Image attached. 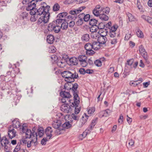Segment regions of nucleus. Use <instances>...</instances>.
Returning a JSON list of instances; mask_svg holds the SVG:
<instances>
[{
    "instance_id": "f03ea898",
    "label": "nucleus",
    "mask_w": 152,
    "mask_h": 152,
    "mask_svg": "<svg viewBox=\"0 0 152 152\" xmlns=\"http://www.w3.org/2000/svg\"><path fill=\"white\" fill-rule=\"evenodd\" d=\"M50 8V6L47 5L45 3L43 2L42 9L44 10L42 15L44 23H46L48 21L50 15V13L49 12Z\"/></svg>"
},
{
    "instance_id": "ea45409f",
    "label": "nucleus",
    "mask_w": 152,
    "mask_h": 152,
    "mask_svg": "<svg viewBox=\"0 0 152 152\" xmlns=\"http://www.w3.org/2000/svg\"><path fill=\"white\" fill-rule=\"evenodd\" d=\"M137 35L140 38H142L143 37V34L139 28H138L137 31L136 32Z\"/></svg>"
},
{
    "instance_id": "864d4df0",
    "label": "nucleus",
    "mask_w": 152,
    "mask_h": 152,
    "mask_svg": "<svg viewBox=\"0 0 152 152\" xmlns=\"http://www.w3.org/2000/svg\"><path fill=\"white\" fill-rule=\"evenodd\" d=\"M139 51L141 54L146 52L145 48L142 45H141L140 46Z\"/></svg>"
},
{
    "instance_id": "cd10ccee",
    "label": "nucleus",
    "mask_w": 152,
    "mask_h": 152,
    "mask_svg": "<svg viewBox=\"0 0 152 152\" xmlns=\"http://www.w3.org/2000/svg\"><path fill=\"white\" fill-rule=\"evenodd\" d=\"M98 21L95 19H91L90 20L89 24L91 26L96 27Z\"/></svg>"
},
{
    "instance_id": "9d476101",
    "label": "nucleus",
    "mask_w": 152,
    "mask_h": 152,
    "mask_svg": "<svg viewBox=\"0 0 152 152\" xmlns=\"http://www.w3.org/2000/svg\"><path fill=\"white\" fill-rule=\"evenodd\" d=\"M57 19L53 21L50 23L48 26V30L49 31H54V32L57 33V30L56 27L57 26Z\"/></svg>"
},
{
    "instance_id": "7ed1b4c3",
    "label": "nucleus",
    "mask_w": 152,
    "mask_h": 152,
    "mask_svg": "<svg viewBox=\"0 0 152 152\" xmlns=\"http://www.w3.org/2000/svg\"><path fill=\"white\" fill-rule=\"evenodd\" d=\"M60 96L62 98L61 101L62 103H66L67 101L69 102H73V100L70 99V98L72 97L70 94L69 91L65 90L64 91L61 90L60 92Z\"/></svg>"
},
{
    "instance_id": "c9c22d12",
    "label": "nucleus",
    "mask_w": 152,
    "mask_h": 152,
    "mask_svg": "<svg viewBox=\"0 0 152 152\" xmlns=\"http://www.w3.org/2000/svg\"><path fill=\"white\" fill-rule=\"evenodd\" d=\"M142 18L150 23H152V18L150 17L143 15L142 16Z\"/></svg>"
},
{
    "instance_id": "e433bc0d",
    "label": "nucleus",
    "mask_w": 152,
    "mask_h": 152,
    "mask_svg": "<svg viewBox=\"0 0 152 152\" xmlns=\"http://www.w3.org/2000/svg\"><path fill=\"white\" fill-rule=\"evenodd\" d=\"M127 15L128 17V19L129 21L132 22L134 21L135 20V18L133 15H132L131 14L128 13L127 14Z\"/></svg>"
},
{
    "instance_id": "f3484780",
    "label": "nucleus",
    "mask_w": 152,
    "mask_h": 152,
    "mask_svg": "<svg viewBox=\"0 0 152 152\" xmlns=\"http://www.w3.org/2000/svg\"><path fill=\"white\" fill-rule=\"evenodd\" d=\"M89 116L85 113L83 115L82 118L80 120L79 124V127H82L87 121Z\"/></svg>"
},
{
    "instance_id": "bb28decb",
    "label": "nucleus",
    "mask_w": 152,
    "mask_h": 152,
    "mask_svg": "<svg viewBox=\"0 0 152 152\" xmlns=\"http://www.w3.org/2000/svg\"><path fill=\"white\" fill-rule=\"evenodd\" d=\"M68 13L67 12H59L58 15V19H64L66 18V16L67 15Z\"/></svg>"
},
{
    "instance_id": "338daca9",
    "label": "nucleus",
    "mask_w": 152,
    "mask_h": 152,
    "mask_svg": "<svg viewBox=\"0 0 152 152\" xmlns=\"http://www.w3.org/2000/svg\"><path fill=\"white\" fill-rule=\"evenodd\" d=\"M111 21L109 22L108 23L106 24H105V28L109 29L111 26Z\"/></svg>"
},
{
    "instance_id": "c85d7f7f",
    "label": "nucleus",
    "mask_w": 152,
    "mask_h": 152,
    "mask_svg": "<svg viewBox=\"0 0 152 152\" xmlns=\"http://www.w3.org/2000/svg\"><path fill=\"white\" fill-rule=\"evenodd\" d=\"M136 5L138 9L140 12H144L143 8L141 5L140 0H137Z\"/></svg>"
},
{
    "instance_id": "4c0bfd02",
    "label": "nucleus",
    "mask_w": 152,
    "mask_h": 152,
    "mask_svg": "<svg viewBox=\"0 0 152 152\" xmlns=\"http://www.w3.org/2000/svg\"><path fill=\"white\" fill-rule=\"evenodd\" d=\"M66 17V21L69 22V21H71L72 20H75L76 19V17L73 16L72 15H69L67 16Z\"/></svg>"
},
{
    "instance_id": "6e6552de",
    "label": "nucleus",
    "mask_w": 152,
    "mask_h": 152,
    "mask_svg": "<svg viewBox=\"0 0 152 152\" xmlns=\"http://www.w3.org/2000/svg\"><path fill=\"white\" fill-rule=\"evenodd\" d=\"M72 101L68 102L67 101L66 103H64V104L61 105L60 107L61 110L64 113H68L72 111V108L69 105Z\"/></svg>"
},
{
    "instance_id": "3c124183",
    "label": "nucleus",
    "mask_w": 152,
    "mask_h": 152,
    "mask_svg": "<svg viewBox=\"0 0 152 152\" xmlns=\"http://www.w3.org/2000/svg\"><path fill=\"white\" fill-rule=\"evenodd\" d=\"M68 26L69 27L72 28L74 27L75 25V22L74 21V20H72L70 21L69 22H68Z\"/></svg>"
},
{
    "instance_id": "052dcab7",
    "label": "nucleus",
    "mask_w": 152,
    "mask_h": 152,
    "mask_svg": "<svg viewBox=\"0 0 152 152\" xmlns=\"http://www.w3.org/2000/svg\"><path fill=\"white\" fill-rule=\"evenodd\" d=\"M137 82L138 80L134 81H133V82L132 81L129 84L131 86L136 87L137 86Z\"/></svg>"
},
{
    "instance_id": "603ef678",
    "label": "nucleus",
    "mask_w": 152,
    "mask_h": 152,
    "mask_svg": "<svg viewBox=\"0 0 152 152\" xmlns=\"http://www.w3.org/2000/svg\"><path fill=\"white\" fill-rule=\"evenodd\" d=\"M97 30V28L95 26H91L90 28V31L92 33L96 32Z\"/></svg>"
},
{
    "instance_id": "1a4fd4ad",
    "label": "nucleus",
    "mask_w": 152,
    "mask_h": 152,
    "mask_svg": "<svg viewBox=\"0 0 152 152\" xmlns=\"http://www.w3.org/2000/svg\"><path fill=\"white\" fill-rule=\"evenodd\" d=\"M66 79L65 80V81L73 80L75 81V79H78L79 77L78 74L76 72L72 73L70 71H68L67 74Z\"/></svg>"
},
{
    "instance_id": "79ce46f5",
    "label": "nucleus",
    "mask_w": 152,
    "mask_h": 152,
    "mask_svg": "<svg viewBox=\"0 0 152 152\" xmlns=\"http://www.w3.org/2000/svg\"><path fill=\"white\" fill-rule=\"evenodd\" d=\"M99 29V31L98 32V33L99 35L103 33L104 32H105L104 34H105L106 33L107 34L108 31H107V28H100Z\"/></svg>"
},
{
    "instance_id": "412c9836",
    "label": "nucleus",
    "mask_w": 152,
    "mask_h": 152,
    "mask_svg": "<svg viewBox=\"0 0 152 152\" xmlns=\"http://www.w3.org/2000/svg\"><path fill=\"white\" fill-rule=\"evenodd\" d=\"M52 132V128L50 127H47L45 129V133L46 134L47 137H49V139H50L52 136L51 133Z\"/></svg>"
},
{
    "instance_id": "8fccbe9b",
    "label": "nucleus",
    "mask_w": 152,
    "mask_h": 152,
    "mask_svg": "<svg viewBox=\"0 0 152 152\" xmlns=\"http://www.w3.org/2000/svg\"><path fill=\"white\" fill-rule=\"evenodd\" d=\"M90 15L89 14H86L85 15L83 21L85 22H87L90 20Z\"/></svg>"
},
{
    "instance_id": "774afa93",
    "label": "nucleus",
    "mask_w": 152,
    "mask_h": 152,
    "mask_svg": "<svg viewBox=\"0 0 152 152\" xmlns=\"http://www.w3.org/2000/svg\"><path fill=\"white\" fill-rule=\"evenodd\" d=\"M79 72L81 75H85L86 74V70L84 68H80L79 70Z\"/></svg>"
},
{
    "instance_id": "5701e85b",
    "label": "nucleus",
    "mask_w": 152,
    "mask_h": 152,
    "mask_svg": "<svg viewBox=\"0 0 152 152\" xmlns=\"http://www.w3.org/2000/svg\"><path fill=\"white\" fill-rule=\"evenodd\" d=\"M54 41V37L52 34H49L47 37V41L50 44L53 43Z\"/></svg>"
},
{
    "instance_id": "f257e3e1",
    "label": "nucleus",
    "mask_w": 152,
    "mask_h": 152,
    "mask_svg": "<svg viewBox=\"0 0 152 152\" xmlns=\"http://www.w3.org/2000/svg\"><path fill=\"white\" fill-rule=\"evenodd\" d=\"M26 133V138L29 139L31 138V141H28L27 142V147L30 148L31 147V144L33 143V145H36L37 144V132H32L30 129H27L25 132Z\"/></svg>"
},
{
    "instance_id": "dca6fc26",
    "label": "nucleus",
    "mask_w": 152,
    "mask_h": 152,
    "mask_svg": "<svg viewBox=\"0 0 152 152\" xmlns=\"http://www.w3.org/2000/svg\"><path fill=\"white\" fill-rule=\"evenodd\" d=\"M12 126H10L8 128V134L10 139L15 137L16 135V132L13 128H12Z\"/></svg>"
},
{
    "instance_id": "a211bd4d",
    "label": "nucleus",
    "mask_w": 152,
    "mask_h": 152,
    "mask_svg": "<svg viewBox=\"0 0 152 152\" xmlns=\"http://www.w3.org/2000/svg\"><path fill=\"white\" fill-rule=\"evenodd\" d=\"M66 82L64 85V89L66 90V91H69V90H71V89H70V88H71L73 83L72 82H74V81H73V80H69V81H66Z\"/></svg>"
},
{
    "instance_id": "20e7f679",
    "label": "nucleus",
    "mask_w": 152,
    "mask_h": 152,
    "mask_svg": "<svg viewBox=\"0 0 152 152\" xmlns=\"http://www.w3.org/2000/svg\"><path fill=\"white\" fill-rule=\"evenodd\" d=\"M43 2H42L40 5V7L37 10H36L35 11H34L30 13V14L31 15L30 18V20L32 22H34L38 18V15L40 16L42 15L43 13L44 10L42 9V6Z\"/></svg>"
},
{
    "instance_id": "ddd939ff",
    "label": "nucleus",
    "mask_w": 152,
    "mask_h": 152,
    "mask_svg": "<svg viewBox=\"0 0 152 152\" xmlns=\"http://www.w3.org/2000/svg\"><path fill=\"white\" fill-rule=\"evenodd\" d=\"M62 23L61 24V28L63 30H66L68 27V22L64 19H58V23Z\"/></svg>"
},
{
    "instance_id": "c756f323",
    "label": "nucleus",
    "mask_w": 152,
    "mask_h": 152,
    "mask_svg": "<svg viewBox=\"0 0 152 152\" xmlns=\"http://www.w3.org/2000/svg\"><path fill=\"white\" fill-rule=\"evenodd\" d=\"M84 48L86 51L93 49L91 43H86L85 45Z\"/></svg>"
},
{
    "instance_id": "473e14b6",
    "label": "nucleus",
    "mask_w": 152,
    "mask_h": 152,
    "mask_svg": "<svg viewBox=\"0 0 152 152\" xmlns=\"http://www.w3.org/2000/svg\"><path fill=\"white\" fill-rule=\"evenodd\" d=\"M51 58L53 64L57 63V53L51 56Z\"/></svg>"
},
{
    "instance_id": "39448f33",
    "label": "nucleus",
    "mask_w": 152,
    "mask_h": 152,
    "mask_svg": "<svg viewBox=\"0 0 152 152\" xmlns=\"http://www.w3.org/2000/svg\"><path fill=\"white\" fill-rule=\"evenodd\" d=\"M58 124H59V125L58 124V135H59L61 134V132H60L61 131L64 130L65 128L67 129H69L72 126V125L69 123V122L68 121L65 122L61 126L62 123H61V121L58 120Z\"/></svg>"
},
{
    "instance_id": "6ab92c4d",
    "label": "nucleus",
    "mask_w": 152,
    "mask_h": 152,
    "mask_svg": "<svg viewBox=\"0 0 152 152\" xmlns=\"http://www.w3.org/2000/svg\"><path fill=\"white\" fill-rule=\"evenodd\" d=\"M93 48V49L95 50H99L101 48L100 44L98 42L94 41L91 42Z\"/></svg>"
},
{
    "instance_id": "7c9ffc66",
    "label": "nucleus",
    "mask_w": 152,
    "mask_h": 152,
    "mask_svg": "<svg viewBox=\"0 0 152 152\" xmlns=\"http://www.w3.org/2000/svg\"><path fill=\"white\" fill-rule=\"evenodd\" d=\"M90 38L89 35L88 34H86L83 35L81 37V39L83 42H88Z\"/></svg>"
},
{
    "instance_id": "37998d69",
    "label": "nucleus",
    "mask_w": 152,
    "mask_h": 152,
    "mask_svg": "<svg viewBox=\"0 0 152 152\" xmlns=\"http://www.w3.org/2000/svg\"><path fill=\"white\" fill-rule=\"evenodd\" d=\"M94 64L97 67L101 66L102 65V62L99 59L96 60L94 61Z\"/></svg>"
},
{
    "instance_id": "a18cd8bd",
    "label": "nucleus",
    "mask_w": 152,
    "mask_h": 152,
    "mask_svg": "<svg viewBox=\"0 0 152 152\" xmlns=\"http://www.w3.org/2000/svg\"><path fill=\"white\" fill-rule=\"evenodd\" d=\"M86 52L87 55L89 56H93L95 53V52L92 49L86 51Z\"/></svg>"
},
{
    "instance_id": "58836bf2",
    "label": "nucleus",
    "mask_w": 152,
    "mask_h": 152,
    "mask_svg": "<svg viewBox=\"0 0 152 152\" xmlns=\"http://www.w3.org/2000/svg\"><path fill=\"white\" fill-rule=\"evenodd\" d=\"M118 27V26L117 24H115L112 26H111L110 28V31L115 32Z\"/></svg>"
},
{
    "instance_id": "6e6d98bb",
    "label": "nucleus",
    "mask_w": 152,
    "mask_h": 152,
    "mask_svg": "<svg viewBox=\"0 0 152 152\" xmlns=\"http://www.w3.org/2000/svg\"><path fill=\"white\" fill-rule=\"evenodd\" d=\"M95 110V109L94 107H92L90 108L88 110V112L89 114H93Z\"/></svg>"
},
{
    "instance_id": "2f4dec72",
    "label": "nucleus",
    "mask_w": 152,
    "mask_h": 152,
    "mask_svg": "<svg viewBox=\"0 0 152 152\" xmlns=\"http://www.w3.org/2000/svg\"><path fill=\"white\" fill-rule=\"evenodd\" d=\"M38 135L39 137H42L44 134V130L43 128L41 127L37 129Z\"/></svg>"
},
{
    "instance_id": "680f3d73",
    "label": "nucleus",
    "mask_w": 152,
    "mask_h": 152,
    "mask_svg": "<svg viewBox=\"0 0 152 152\" xmlns=\"http://www.w3.org/2000/svg\"><path fill=\"white\" fill-rule=\"evenodd\" d=\"M85 15V14L83 13L80 14L78 16L79 19L83 21Z\"/></svg>"
},
{
    "instance_id": "4468645a",
    "label": "nucleus",
    "mask_w": 152,
    "mask_h": 152,
    "mask_svg": "<svg viewBox=\"0 0 152 152\" xmlns=\"http://www.w3.org/2000/svg\"><path fill=\"white\" fill-rule=\"evenodd\" d=\"M107 35V33H106L104 34H100V36L98 37L97 41L100 44H105L107 39V38L106 37Z\"/></svg>"
},
{
    "instance_id": "0eeeda50",
    "label": "nucleus",
    "mask_w": 152,
    "mask_h": 152,
    "mask_svg": "<svg viewBox=\"0 0 152 152\" xmlns=\"http://www.w3.org/2000/svg\"><path fill=\"white\" fill-rule=\"evenodd\" d=\"M78 87V84L77 83H75L73 84V83L71 88H70V89H71V90L73 93V96H74V100L75 101L77 100V99H80L78 95L79 91L77 90Z\"/></svg>"
},
{
    "instance_id": "72a5a7b5",
    "label": "nucleus",
    "mask_w": 152,
    "mask_h": 152,
    "mask_svg": "<svg viewBox=\"0 0 152 152\" xmlns=\"http://www.w3.org/2000/svg\"><path fill=\"white\" fill-rule=\"evenodd\" d=\"M78 61L79 62L85 60H87V57L85 55H80L77 57Z\"/></svg>"
},
{
    "instance_id": "393cba45",
    "label": "nucleus",
    "mask_w": 152,
    "mask_h": 152,
    "mask_svg": "<svg viewBox=\"0 0 152 152\" xmlns=\"http://www.w3.org/2000/svg\"><path fill=\"white\" fill-rule=\"evenodd\" d=\"M99 17L102 20L107 21L109 19V17L106 14L102 12Z\"/></svg>"
},
{
    "instance_id": "e2e57ef3",
    "label": "nucleus",
    "mask_w": 152,
    "mask_h": 152,
    "mask_svg": "<svg viewBox=\"0 0 152 152\" xmlns=\"http://www.w3.org/2000/svg\"><path fill=\"white\" fill-rule=\"evenodd\" d=\"M48 140L47 138H44L41 141V143L42 145H45L46 142Z\"/></svg>"
},
{
    "instance_id": "b1692460",
    "label": "nucleus",
    "mask_w": 152,
    "mask_h": 152,
    "mask_svg": "<svg viewBox=\"0 0 152 152\" xmlns=\"http://www.w3.org/2000/svg\"><path fill=\"white\" fill-rule=\"evenodd\" d=\"M23 145H24L22 144L21 142L20 141L19 142H18L17 145L13 151V152H18L19 151H20L22 146Z\"/></svg>"
},
{
    "instance_id": "bf43d9fd",
    "label": "nucleus",
    "mask_w": 152,
    "mask_h": 152,
    "mask_svg": "<svg viewBox=\"0 0 152 152\" xmlns=\"http://www.w3.org/2000/svg\"><path fill=\"white\" fill-rule=\"evenodd\" d=\"M68 71H65L62 72H61V75L62 77L65 78V80L66 79L67 74Z\"/></svg>"
},
{
    "instance_id": "49530a36",
    "label": "nucleus",
    "mask_w": 152,
    "mask_h": 152,
    "mask_svg": "<svg viewBox=\"0 0 152 152\" xmlns=\"http://www.w3.org/2000/svg\"><path fill=\"white\" fill-rule=\"evenodd\" d=\"M103 114L102 115V117L105 116L106 117L107 115L110 113L111 112V111L109 109H107L104 110V111Z\"/></svg>"
},
{
    "instance_id": "f704fd0d",
    "label": "nucleus",
    "mask_w": 152,
    "mask_h": 152,
    "mask_svg": "<svg viewBox=\"0 0 152 152\" xmlns=\"http://www.w3.org/2000/svg\"><path fill=\"white\" fill-rule=\"evenodd\" d=\"M96 27L97 28V30L100 28H105V23L104 22L99 23L98 25H97Z\"/></svg>"
},
{
    "instance_id": "aec40b11",
    "label": "nucleus",
    "mask_w": 152,
    "mask_h": 152,
    "mask_svg": "<svg viewBox=\"0 0 152 152\" xmlns=\"http://www.w3.org/2000/svg\"><path fill=\"white\" fill-rule=\"evenodd\" d=\"M69 61L71 63L70 65H76L78 64L77 58L75 57H72L69 58Z\"/></svg>"
},
{
    "instance_id": "4d7b16f0",
    "label": "nucleus",
    "mask_w": 152,
    "mask_h": 152,
    "mask_svg": "<svg viewBox=\"0 0 152 152\" xmlns=\"http://www.w3.org/2000/svg\"><path fill=\"white\" fill-rule=\"evenodd\" d=\"M83 21L82 20L79 19L76 22V25L77 26H80L83 24Z\"/></svg>"
},
{
    "instance_id": "9b49d317",
    "label": "nucleus",
    "mask_w": 152,
    "mask_h": 152,
    "mask_svg": "<svg viewBox=\"0 0 152 152\" xmlns=\"http://www.w3.org/2000/svg\"><path fill=\"white\" fill-rule=\"evenodd\" d=\"M80 102V99H77L76 101L74 100V101L72 102V104L71 105L72 107H75V114H78L80 110V107H78V105L79 104Z\"/></svg>"
},
{
    "instance_id": "09e8293b",
    "label": "nucleus",
    "mask_w": 152,
    "mask_h": 152,
    "mask_svg": "<svg viewBox=\"0 0 152 152\" xmlns=\"http://www.w3.org/2000/svg\"><path fill=\"white\" fill-rule=\"evenodd\" d=\"M79 62L80 64L83 67H86L88 64V63L87 61V60H85Z\"/></svg>"
},
{
    "instance_id": "69168bd1",
    "label": "nucleus",
    "mask_w": 152,
    "mask_h": 152,
    "mask_svg": "<svg viewBox=\"0 0 152 152\" xmlns=\"http://www.w3.org/2000/svg\"><path fill=\"white\" fill-rule=\"evenodd\" d=\"M128 144L129 146L131 147L133 146L134 144V141L132 140L131 139L128 140Z\"/></svg>"
},
{
    "instance_id": "5fc2aeb1",
    "label": "nucleus",
    "mask_w": 152,
    "mask_h": 152,
    "mask_svg": "<svg viewBox=\"0 0 152 152\" xmlns=\"http://www.w3.org/2000/svg\"><path fill=\"white\" fill-rule=\"evenodd\" d=\"M134 61V60L133 58L130 59L127 61V63H126V64L131 66L133 64Z\"/></svg>"
},
{
    "instance_id": "a878e982",
    "label": "nucleus",
    "mask_w": 152,
    "mask_h": 152,
    "mask_svg": "<svg viewBox=\"0 0 152 152\" xmlns=\"http://www.w3.org/2000/svg\"><path fill=\"white\" fill-rule=\"evenodd\" d=\"M101 10L102 13H103L106 15L108 14L110 12V8L108 7L104 8L101 7Z\"/></svg>"
},
{
    "instance_id": "4be33fe9",
    "label": "nucleus",
    "mask_w": 152,
    "mask_h": 152,
    "mask_svg": "<svg viewBox=\"0 0 152 152\" xmlns=\"http://www.w3.org/2000/svg\"><path fill=\"white\" fill-rule=\"evenodd\" d=\"M12 126L13 128H17L20 126V123L17 119H15L12 121Z\"/></svg>"
},
{
    "instance_id": "a19ab883",
    "label": "nucleus",
    "mask_w": 152,
    "mask_h": 152,
    "mask_svg": "<svg viewBox=\"0 0 152 152\" xmlns=\"http://www.w3.org/2000/svg\"><path fill=\"white\" fill-rule=\"evenodd\" d=\"M141 55L142 56V57H143L144 59L149 64V61H148V56L147 52H145L141 54Z\"/></svg>"
},
{
    "instance_id": "f8f14e48",
    "label": "nucleus",
    "mask_w": 152,
    "mask_h": 152,
    "mask_svg": "<svg viewBox=\"0 0 152 152\" xmlns=\"http://www.w3.org/2000/svg\"><path fill=\"white\" fill-rule=\"evenodd\" d=\"M86 8L85 6H82L77 9L72 10L69 11V13L73 16L76 17V19L77 18V14Z\"/></svg>"
},
{
    "instance_id": "c03bdc74",
    "label": "nucleus",
    "mask_w": 152,
    "mask_h": 152,
    "mask_svg": "<svg viewBox=\"0 0 152 152\" xmlns=\"http://www.w3.org/2000/svg\"><path fill=\"white\" fill-rule=\"evenodd\" d=\"M28 14L26 12H22L20 14V16L23 19H27V17Z\"/></svg>"
},
{
    "instance_id": "0e129e2a",
    "label": "nucleus",
    "mask_w": 152,
    "mask_h": 152,
    "mask_svg": "<svg viewBox=\"0 0 152 152\" xmlns=\"http://www.w3.org/2000/svg\"><path fill=\"white\" fill-rule=\"evenodd\" d=\"M109 35L110 37L114 38L116 36V33L115 32L110 31Z\"/></svg>"
},
{
    "instance_id": "2eb2a0df",
    "label": "nucleus",
    "mask_w": 152,
    "mask_h": 152,
    "mask_svg": "<svg viewBox=\"0 0 152 152\" xmlns=\"http://www.w3.org/2000/svg\"><path fill=\"white\" fill-rule=\"evenodd\" d=\"M101 13V6L99 5H96L92 10L93 14L96 17H99Z\"/></svg>"
},
{
    "instance_id": "13d9d810",
    "label": "nucleus",
    "mask_w": 152,
    "mask_h": 152,
    "mask_svg": "<svg viewBox=\"0 0 152 152\" xmlns=\"http://www.w3.org/2000/svg\"><path fill=\"white\" fill-rule=\"evenodd\" d=\"M49 50L50 53H54L56 52V49L54 46H51L49 48Z\"/></svg>"
},
{
    "instance_id": "423d86ee",
    "label": "nucleus",
    "mask_w": 152,
    "mask_h": 152,
    "mask_svg": "<svg viewBox=\"0 0 152 152\" xmlns=\"http://www.w3.org/2000/svg\"><path fill=\"white\" fill-rule=\"evenodd\" d=\"M98 119V118L96 117L92 120L91 123L87 128V130H86L85 132H83L82 134H81L80 135L82 136L83 138H85L88 133V132H86V131H91L93 130L94 126L97 123Z\"/></svg>"
},
{
    "instance_id": "de8ad7c7",
    "label": "nucleus",
    "mask_w": 152,
    "mask_h": 152,
    "mask_svg": "<svg viewBox=\"0 0 152 152\" xmlns=\"http://www.w3.org/2000/svg\"><path fill=\"white\" fill-rule=\"evenodd\" d=\"M71 116L72 119L77 121H78L80 118V117L78 116H77L75 114V113H72L71 115Z\"/></svg>"
}]
</instances>
